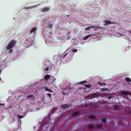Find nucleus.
<instances>
[{
    "label": "nucleus",
    "mask_w": 131,
    "mask_h": 131,
    "mask_svg": "<svg viewBox=\"0 0 131 131\" xmlns=\"http://www.w3.org/2000/svg\"><path fill=\"white\" fill-rule=\"evenodd\" d=\"M77 51V49H74L72 51V52H76Z\"/></svg>",
    "instance_id": "4be33fe9"
},
{
    "label": "nucleus",
    "mask_w": 131,
    "mask_h": 131,
    "mask_svg": "<svg viewBox=\"0 0 131 131\" xmlns=\"http://www.w3.org/2000/svg\"><path fill=\"white\" fill-rule=\"evenodd\" d=\"M71 105V104H65L62 105L61 106V107L63 108H68Z\"/></svg>",
    "instance_id": "f03ea898"
},
{
    "label": "nucleus",
    "mask_w": 131,
    "mask_h": 131,
    "mask_svg": "<svg viewBox=\"0 0 131 131\" xmlns=\"http://www.w3.org/2000/svg\"><path fill=\"white\" fill-rule=\"evenodd\" d=\"M80 112L79 111H77V112H76L72 114V116H75L77 115H79V114Z\"/></svg>",
    "instance_id": "9b49d317"
},
{
    "label": "nucleus",
    "mask_w": 131,
    "mask_h": 131,
    "mask_svg": "<svg viewBox=\"0 0 131 131\" xmlns=\"http://www.w3.org/2000/svg\"><path fill=\"white\" fill-rule=\"evenodd\" d=\"M16 41L14 40H11L7 45L6 50H8V52L10 53L13 50V48L16 46Z\"/></svg>",
    "instance_id": "f257e3e1"
},
{
    "label": "nucleus",
    "mask_w": 131,
    "mask_h": 131,
    "mask_svg": "<svg viewBox=\"0 0 131 131\" xmlns=\"http://www.w3.org/2000/svg\"><path fill=\"white\" fill-rule=\"evenodd\" d=\"M127 82H129V84L131 86V79L128 77H126L125 79Z\"/></svg>",
    "instance_id": "423d86ee"
},
{
    "label": "nucleus",
    "mask_w": 131,
    "mask_h": 131,
    "mask_svg": "<svg viewBox=\"0 0 131 131\" xmlns=\"http://www.w3.org/2000/svg\"><path fill=\"white\" fill-rule=\"evenodd\" d=\"M44 89L46 91H48L50 92H52V90L51 89H49L47 86L44 88Z\"/></svg>",
    "instance_id": "0eeeda50"
},
{
    "label": "nucleus",
    "mask_w": 131,
    "mask_h": 131,
    "mask_svg": "<svg viewBox=\"0 0 131 131\" xmlns=\"http://www.w3.org/2000/svg\"><path fill=\"white\" fill-rule=\"evenodd\" d=\"M102 122L103 123H105L106 122V119L105 118H102L101 119Z\"/></svg>",
    "instance_id": "f8f14e48"
},
{
    "label": "nucleus",
    "mask_w": 131,
    "mask_h": 131,
    "mask_svg": "<svg viewBox=\"0 0 131 131\" xmlns=\"http://www.w3.org/2000/svg\"><path fill=\"white\" fill-rule=\"evenodd\" d=\"M102 126L101 124L98 125H97L96 127L99 129H101L102 128Z\"/></svg>",
    "instance_id": "4468645a"
},
{
    "label": "nucleus",
    "mask_w": 131,
    "mask_h": 131,
    "mask_svg": "<svg viewBox=\"0 0 131 131\" xmlns=\"http://www.w3.org/2000/svg\"><path fill=\"white\" fill-rule=\"evenodd\" d=\"M111 98H112V97H111L110 96L109 97V98L110 99H111Z\"/></svg>",
    "instance_id": "a878e982"
},
{
    "label": "nucleus",
    "mask_w": 131,
    "mask_h": 131,
    "mask_svg": "<svg viewBox=\"0 0 131 131\" xmlns=\"http://www.w3.org/2000/svg\"><path fill=\"white\" fill-rule=\"evenodd\" d=\"M46 94L47 95L49 96L50 98L51 97V94H50L48 93Z\"/></svg>",
    "instance_id": "412c9836"
},
{
    "label": "nucleus",
    "mask_w": 131,
    "mask_h": 131,
    "mask_svg": "<svg viewBox=\"0 0 131 131\" xmlns=\"http://www.w3.org/2000/svg\"><path fill=\"white\" fill-rule=\"evenodd\" d=\"M37 28L36 27L32 28L30 31V33L31 34L33 33H35L36 30Z\"/></svg>",
    "instance_id": "39448f33"
},
{
    "label": "nucleus",
    "mask_w": 131,
    "mask_h": 131,
    "mask_svg": "<svg viewBox=\"0 0 131 131\" xmlns=\"http://www.w3.org/2000/svg\"><path fill=\"white\" fill-rule=\"evenodd\" d=\"M130 34H131V31H130Z\"/></svg>",
    "instance_id": "cd10ccee"
},
{
    "label": "nucleus",
    "mask_w": 131,
    "mask_h": 131,
    "mask_svg": "<svg viewBox=\"0 0 131 131\" xmlns=\"http://www.w3.org/2000/svg\"><path fill=\"white\" fill-rule=\"evenodd\" d=\"M0 105H3V104H2L0 103Z\"/></svg>",
    "instance_id": "bb28decb"
},
{
    "label": "nucleus",
    "mask_w": 131,
    "mask_h": 131,
    "mask_svg": "<svg viewBox=\"0 0 131 131\" xmlns=\"http://www.w3.org/2000/svg\"><path fill=\"white\" fill-rule=\"evenodd\" d=\"M119 106H115L114 107V109L116 110L119 109Z\"/></svg>",
    "instance_id": "aec40b11"
},
{
    "label": "nucleus",
    "mask_w": 131,
    "mask_h": 131,
    "mask_svg": "<svg viewBox=\"0 0 131 131\" xmlns=\"http://www.w3.org/2000/svg\"><path fill=\"white\" fill-rule=\"evenodd\" d=\"M121 94L125 96L127 94H129V92L126 91H122L121 92Z\"/></svg>",
    "instance_id": "6e6552de"
},
{
    "label": "nucleus",
    "mask_w": 131,
    "mask_h": 131,
    "mask_svg": "<svg viewBox=\"0 0 131 131\" xmlns=\"http://www.w3.org/2000/svg\"><path fill=\"white\" fill-rule=\"evenodd\" d=\"M25 116H21L19 115H17V117L19 119H20L23 118Z\"/></svg>",
    "instance_id": "ddd939ff"
},
{
    "label": "nucleus",
    "mask_w": 131,
    "mask_h": 131,
    "mask_svg": "<svg viewBox=\"0 0 131 131\" xmlns=\"http://www.w3.org/2000/svg\"><path fill=\"white\" fill-rule=\"evenodd\" d=\"M95 128V127H94L92 125H89L88 126V128L90 130L94 128Z\"/></svg>",
    "instance_id": "1a4fd4ad"
},
{
    "label": "nucleus",
    "mask_w": 131,
    "mask_h": 131,
    "mask_svg": "<svg viewBox=\"0 0 131 131\" xmlns=\"http://www.w3.org/2000/svg\"><path fill=\"white\" fill-rule=\"evenodd\" d=\"M107 22L105 23V25H107L109 24H113L114 23H112L111 22V21H107Z\"/></svg>",
    "instance_id": "9d476101"
},
{
    "label": "nucleus",
    "mask_w": 131,
    "mask_h": 131,
    "mask_svg": "<svg viewBox=\"0 0 131 131\" xmlns=\"http://www.w3.org/2000/svg\"><path fill=\"white\" fill-rule=\"evenodd\" d=\"M93 27V26H90L89 27H88L85 28V30L86 31H89L90 30V28H92Z\"/></svg>",
    "instance_id": "2eb2a0df"
},
{
    "label": "nucleus",
    "mask_w": 131,
    "mask_h": 131,
    "mask_svg": "<svg viewBox=\"0 0 131 131\" xmlns=\"http://www.w3.org/2000/svg\"><path fill=\"white\" fill-rule=\"evenodd\" d=\"M130 113H131V110L130 111Z\"/></svg>",
    "instance_id": "c85d7f7f"
},
{
    "label": "nucleus",
    "mask_w": 131,
    "mask_h": 131,
    "mask_svg": "<svg viewBox=\"0 0 131 131\" xmlns=\"http://www.w3.org/2000/svg\"><path fill=\"white\" fill-rule=\"evenodd\" d=\"M45 70L46 71H48L49 70V68L48 67H47L45 69Z\"/></svg>",
    "instance_id": "393cba45"
},
{
    "label": "nucleus",
    "mask_w": 131,
    "mask_h": 131,
    "mask_svg": "<svg viewBox=\"0 0 131 131\" xmlns=\"http://www.w3.org/2000/svg\"><path fill=\"white\" fill-rule=\"evenodd\" d=\"M89 37V36H85V39H84L85 40H86V39H87Z\"/></svg>",
    "instance_id": "b1692460"
},
{
    "label": "nucleus",
    "mask_w": 131,
    "mask_h": 131,
    "mask_svg": "<svg viewBox=\"0 0 131 131\" xmlns=\"http://www.w3.org/2000/svg\"><path fill=\"white\" fill-rule=\"evenodd\" d=\"M34 96L32 94H31L30 95L28 96L27 97L28 99H29L30 98H32Z\"/></svg>",
    "instance_id": "6ab92c4d"
},
{
    "label": "nucleus",
    "mask_w": 131,
    "mask_h": 131,
    "mask_svg": "<svg viewBox=\"0 0 131 131\" xmlns=\"http://www.w3.org/2000/svg\"><path fill=\"white\" fill-rule=\"evenodd\" d=\"M51 76L49 74H46L45 76L44 77V79L46 80H48L51 77Z\"/></svg>",
    "instance_id": "20e7f679"
},
{
    "label": "nucleus",
    "mask_w": 131,
    "mask_h": 131,
    "mask_svg": "<svg viewBox=\"0 0 131 131\" xmlns=\"http://www.w3.org/2000/svg\"><path fill=\"white\" fill-rule=\"evenodd\" d=\"M84 85L86 88H90L91 87V85H88L86 84H84Z\"/></svg>",
    "instance_id": "a211bd4d"
},
{
    "label": "nucleus",
    "mask_w": 131,
    "mask_h": 131,
    "mask_svg": "<svg viewBox=\"0 0 131 131\" xmlns=\"http://www.w3.org/2000/svg\"><path fill=\"white\" fill-rule=\"evenodd\" d=\"M56 78H54L52 80V83H53L54 82V81L56 80Z\"/></svg>",
    "instance_id": "5701e85b"
},
{
    "label": "nucleus",
    "mask_w": 131,
    "mask_h": 131,
    "mask_svg": "<svg viewBox=\"0 0 131 131\" xmlns=\"http://www.w3.org/2000/svg\"><path fill=\"white\" fill-rule=\"evenodd\" d=\"M89 118L92 119H94L95 118V117L93 115H91L89 116Z\"/></svg>",
    "instance_id": "f3484780"
},
{
    "label": "nucleus",
    "mask_w": 131,
    "mask_h": 131,
    "mask_svg": "<svg viewBox=\"0 0 131 131\" xmlns=\"http://www.w3.org/2000/svg\"><path fill=\"white\" fill-rule=\"evenodd\" d=\"M67 53H63V54L62 55V56H61V57H63L62 58H65L67 55Z\"/></svg>",
    "instance_id": "dca6fc26"
},
{
    "label": "nucleus",
    "mask_w": 131,
    "mask_h": 131,
    "mask_svg": "<svg viewBox=\"0 0 131 131\" xmlns=\"http://www.w3.org/2000/svg\"><path fill=\"white\" fill-rule=\"evenodd\" d=\"M50 9L48 7H43L40 9L42 12H45L49 11Z\"/></svg>",
    "instance_id": "7ed1b4c3"
}]
</instances>
